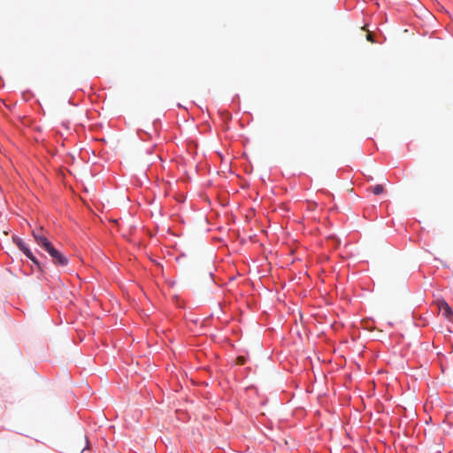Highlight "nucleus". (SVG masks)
<instances>
[{
    "label": "nucleus",
    "instance_id": "1",
    "mask_svg": "<svg viewBox=\"0 0 453 453\" xmlns=\"http://www.w3.org/2000/svg\"><path fill=\"white\" fill-rule=\"evenodd\" d=\"M67 453H91L86 434L80 433L73 436L66 446Z\"/></svg>",
    "mask_w": 453,
    "mask_h": 453
},
{
    "label": "nucleus",
    "instance_id": "2",
    "mask_svg": "<svg viewBox=\"0 0 453 453\" xmlns=\"http://www.w3.org/2000/svg\"><path fill=\"white\" fill-rule=\"evenodd\" d=\"M32 234L35 242L40 247H42L45 251L52 246V243L48 240L47 236L44 234V230L42 227L33 230Z\"/></svg>",
    "mask_w": 453,
    "mask_h": 453
},
{
    "label": "nucleus",
    "instance_id": "3",
    "mask_svg": "<svg viewBox=\"0 0 453 453\" xmlns=\"http://www.w3.org/2000/svg\"><path fill=\"white\" fill-rule=\"evenodd\" d=\"M50 256L52 257L53 263L58 265H66L68 264V259L58 250H56L53 245L46 250Z\"/></svg>",
    "mask_w": 453,
    "mask_h": 453
},
{
    "label": "nucleus",
    "instance_id": "4",
    "mask_svg": "<svg viewBox=\"0 0 453 453\" xmlns=\"http://www.w3.org/2000/svg\"><path fill=\"white\" fill-rule=\"evenodd\" d=\"M16 245L19 247L20 250L37 266H39V262L37 258L33 255L31 250L27 248L26 243L21 239H17L14 241Z\"/></svg>",
    "mask_w": 453,
    "mask_h": 453
},
{
    "label": "nucleus",
    "instance_id": "5",
    "mask_svg": "<svg viewBox=\"0 0 453 453\" xmlns=\"http://www.w3.org/2000/svg\"><path fill=\"white\" fill-rule=\"evenodd\" d=\"M437 307L439 309V311L442 314L443 317H445L447 319H452L453 318V311L449 305L444 301V300H438L437 301Z\"/></svg>",
    "mask_w": 453,
    "mask_h": 453
},
{
    "label": "nucleus",
    "instance_id": "6",
    "mask_svg": "<svg viewBox=\"0 0 453 453\" xmlns=\"http://www.w3.org/2000/svg\"><path fill=\"white\" fill-rule=\"evenodd\" d=\"M372 193H373L374 195H380V194L383 193V191H384V188H383V186H382V185L378 184V185H376V186H374V187L372 188Z\"/></svg>",
    "mask_w": 453,
    "mask_h": 453
},
{
    "label": "nucleus",
    "instance_id": "7",
    "mask_svg": "<svg viewBox=\"0 0 453 453\" xmlns=\"http://www.w3.org/2000/svg\"><path fill=\"white\" fill-rule=\"evenodd\" d=\"M365 36H366L367 41H369L371 42H375L374 39H373V35H372V34L370 31H367Z\"/></svg>",
    "mask_w": 453,
    "mask_h": 453
},
{
    "label": "nucleus",
    "instance_id": "8",
    "mask_svg": "<svg viewBox=\"0 0 453 453\" xmlns=\"http://www.w3.org/2000/svg\"><path fill=\"white\" fill-rule=\"evenodd\" d=\"M245 363V357H237V364L242 365Z\"/></svg>",
    "mask_w": 453,
    "mask_h": 453
}]
</instances>
